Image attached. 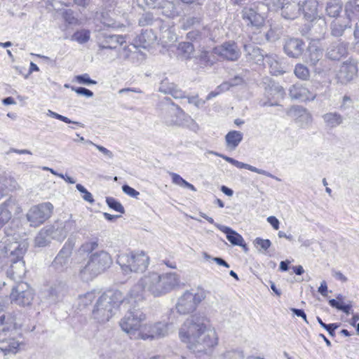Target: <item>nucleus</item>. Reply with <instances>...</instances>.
I'll use <instances>...</instances> for the list:
<instances>
[{
  "mask_svg": "<svg viewBox=\"0 0 359 359\" xmlns=\"http://www.w3.org/2000/svg\"><path fill=\"white\" fill-rule=\"evenodd\" d=\"M266 60L270 69V72L275 76H278L285 72V66L281 62L278 60L276 55L268 56L266 55Z\"/></svg>",
  "mask_w": 359,
  "mask_h": 359,
  "instance_id": "nucleus-30",
  "label": "nucleus"
},
{
  "mask_svg": "<svg viewBox=\"0 0 359 359\" xmlns=\"http://www.w3.org/2000/svg\"><path fill=\"white\" fill-rule=\"evenodd\" d=\"M77 190L82 194V198L84 201L93 204L94 203V198L91 193H90L83 185L77 184L76 186Z\"/></svg>",
  "mask_w": 359,
  "mask_h": 359,
  "instance_id": "nucleus-50",
  "label": "nucleus"
},
{
  "mask_svg": "<svg viewBox=\"0 0 359 359\" xmlns=\"http://www.w3.org/2000/svg\"><path fill=\"white\" fill-rule=\"evenodd\" d=\"M204 316L194 315L182 325L179 337L194 353H207L218 344V336L214 328L206 323Z\"/></svg>",
  "mask_w": 359,
  "mask_h": 359,
  "instance_id": "nucleus-1",
  "label": "nucleus"
},
{
  "mask_svg": "<svg viewBox=\"0 0 359 359\" xmlns=\"http://www.w3.org/2000/svg\"><path fill=\"white\" fill-rule=\"evenodd\" d=\"M122 272L128 275L131 273H142L149 264V256L143 251L126 252L120 253L116 259Z\"/></svg>",
  "mask_w": 359,
  "mask_h": 359,
  "instance_id": "nucleus-6",
  "label": "nucleus"
},
{
  "mask_svg": "<svg viewBox=\"0 0 359 359\" xmlns=\"http://www.w3.org/2000/svg\"><path fill=\"white\" fill-rule=\"evenodd\" d=\"M4 241H7L6 248L4 250L7 258L6 266L10 264L6 271L7 276L15 281H20L25 275L26 269L23 256L28 244L25 241H18L19 235L13 230L5 229Z\"/></svg>",
  "mask_w": 359,
  "mask_h": 359,
  "instance_id": "nucleus-3",
  "label": "nucleus"
},
{
  "mask_svg": "<svg viewBox=\"0 0 359 359\" xmlns=\"http://www.w3.org/2000/svg\"><path fill=\"white\" fill-rule=\"evenodd\" d=\"M10 220V215L0 205V229Z\"/></svg>",
  "mask_w": 359,
  "mask_h": 359,
  "instance_id": "nucleus-58",
  "label": "nucleus"
},
{
  "mask_svg": "<svg viewBox=\"0 0 359 359\" xmlns=\"http://www.w3.org/2000/svg\"><path fill=\"white\" fill-rule=\"evenodd\" d=\"M53 210V205L50 202L34 205L27 214V220L30 222L31 226H38L51 216Z\"/></svg>",
  "mask_w": 359,
  "mask_h": 359,
  "instance_id": "nucleus-13",
  "label": "nucleus"
},
{
  "mask_svg": "<svg viewBox=\"0 0 359 359\" xmlns=\"http://www.w3.org/2000/svg\"><path fill=\"white\" fill-rule=\"evenodd\" d=\"M273 8L285 20H293L301 13V1L293 0H271Z\"/></svg>",
  "mask_w": 359,
  "mask_h": 359,
  "instance_id": "nucleus-11",
  "label": "nucleus"
},
{
  "mask_svg": "<svg viewBox=\"0 0 359 359\" xmlns=\"http://www.w3.org/2000/svg\"><path fill=\"white\" fill-rule=\"evenodd\" d=\"M243 83V79L241 76H235L231 79L229 81H226L222 83L221 85L218 86V89H221L222 90H228L231 87L238 86Z\"/></svg>",
  "mask_w": 359,
  "mask_h": 359,
  "instance_id": "nucleus-45",
  "label": "nucleus"
},
{
  "mask_svg": "<svg viewBox=\"0 0 359 359\" xmlns=\"http://www.w3.org/2000/svg\"><path fill=\"white\" fill-rule=\"evenodd\" d=\"M350 27L348 22H340L339 20H335L331 24V34L335 37L341 36L344 30Z\"/></svg>",
  "mask_w": 359,
  "mask_h": 359,
  "instance_id": "nucleus-39",
  "label": "nucleus"
},
{
  "mask_svg": "<svg viewBox=\"0 0 359 359\" xmlns=\"http://www.w3.org/2000/svg\"><path fill=\"white\" fill-rule=\"evenodd\" d=\"M4 210H7L10 215V219L12 215H18L22 212V208L15 198H10L1 205Z\"/></svg>",
  "mask_w": 359,
  "mask_h": 359,
  "instance_id": "nucleus-35",
  "label": "nucleus"
},
{
  "mask_svg": "<svg viewBox=\"0 0 359 359\" xmlns=\"http://www.w3.org/2000/svg\"><path fill=\"white\" fill-rule=\"evenodd\" d=\"M357 65L352 62L343 63L337 74L338 81L341 83H346L353 80L357 74Z\"/></svg>",
  "mask_w": 359,
  "mask_h": 359,
  "instance_id": "nucleus-18",
  "label": "nucleus"
},
{
  "mask_svg": "<svg viewBox=\"0 0 359 359\" xmlns=\"http://www.w3.org/2000/svg\"><path fill=\"white\" fill-rule=\"evenodd\" d=\"M74 80L79 83L84 85H94L97 83V81L91 79L88 74L77 75L74 77Z\"/></svg>",
  "mask_w": 359,
  "mask_h": 359,
  "instance_id": "nucleus-52",
  "label": "nucleus"
},
{
  "mask_svg": "<svg viewBox=\"0 0 359 359\" xmlns=\"http://www.w3.org/2000/svg\"><path fill=\"white\" fill-rule=\"evenodd\" d=\"M50 228L44 226L40 230L34 239L35 245L37 247H45L48 245L53 239L50 233Z\"/></svg>",
  "mask_w": 359,
  "mask_h": 359,
  "instance_id": "nucleus-31",
  "label": "nucleus"
},
{
  "mask_svg": "<svg viewBox=\"0 0 359 359\" xmlns=\"http://www.w3.org/2000/svg\"><path fill=\"white\" fill-rule=\"evenodd\" d=\"M342 10V4L338 0H330L327 2L325 11L330 18H337Z\"/></svg>",
  "mask_w": 359,
  "mask_h": 359,
  "instance_id": "nucleus-37",
  "label": "nucleus"
},
{
  "mask_svg": "<svg viewBox=\"0 0 359 359\" xmlns=\"http://www.w3.org/2000/svg\"><path fill=\"white\" fill-rule=\"evenodd\" d=\"M346 46H329L327 49V57L332 60H339L347 55Z\"/></svg>",
  "mask_w": 359,
  "mask_h": 359,
  "instance_id": "nucleus-34",
  "label": "nucleus"
},
{
  "mask_svg": "<svg viewBox=\"0 0 359 359\" xmlns=\"http://www.w3.org/2000/svg\"><path fill=\"white\" fill-rule=\"evenodd\" d=\"M289 94L292 99L301 101H312L316 97V94L311 92L300 83L292 85L289 89Z\"/></svg>",
  "mask_w": 359,
  "mask_h": 359,
  "instance_id": "nucleus-17",
  "label": "nucleus"
},
{
  "mask_svg": "<svg viewBox=\"0 0 359 359\" xmlns=\"http://www.w3.org/2000/svg\"><path fill=\"white\" fill-rule=\"evenodd\" d=\"M294 72L296 76L302 80H307L309 78V70L303 65H297Z\"/></svg>",
  "mask_w": 359,
  "mask_h": 359,
  "instance_id": "nucleus-46",
  "label": "nucleus"
},
{
  "mask_svg": "<svg viewBox=\"0 0 359 359\" xmlns=\"http://www.w3.org/2000/svg\"><path fill=\"white\" fill-rule=\"evenodd\" d=\"M97 246H98L97 241H93L86 242V243L82 245L81 249L82 251H83L85 252L90 253L94 250H95L97 248Z\"/></svg>",
  "mask_w": 359,
  "mask_h": 359,
  "instance_id": "nucleus-55",
  "label": "nucleus"
},
{
  "mask_svg": "<svg viewBox=\"0 0 359 359\" xmlns=\"http://www.w3.org/2000/svg\"><path fill=\"white\" fill-rule=\"evenodd\" d=\"M238 46H215L214 53L228 60H236L240 56Z\"/></svg>",
  "mask_w": 359,
  "mask_h": 359,
  "instance_id": "nucleus-25",
  "label": "nucleus"
},
{
  "mask_svg": "<svg viewBox=\"0 0 359 359\" xmlns=\"http://www.w3.org/2000/svg\"><path fill=\"white\" fill-rule=\"evenodd\" d=\"M202 255H203V257L204 258V259L206 261L213 260L218 265L223 266L226 268L230 267L229 264L224 259H223L221 257H212L209 254H208L205 252H203L202 253Z\"/></svg>",
  "mask_w": 359,
  "mask_h": 359,
  "instance_id": "nucleus-53",
  "label": "nucleus"
},
{
  "mask_svg": "<svg viewBox=\"0 0 359 359\" xmlns=\"http://www.w3.org/2000/svg\"><path fill=\"white\" fill-rule=\"evenodd\" d=\"M72 90L76 92L79 95H83L86 97H92L94 95L93 91L83 87H71Z\"/></svg>",
  "mask_w": 359,
  "mask_h": 359,
  "instance_id": "nucleus-54",
  "label": "nucleus"
},
{
  "mask_svg": "<svg viewBox=\"0 0 359 359\" xmlns=\"http://www.w3.org/2000/svg\"><path fill=\"white\" fill-rule=\"evenodd\" d=\"M187 100L189 104H192L198 108L203 106L205 102V100L199 99L198 95L187 97Z\"/></svg>",
  "mask_w": 359,
  "mask_h": 359,
  "instance_id": "nucleus-60",
  "label": "nucleus"
},
{
  "mask_svg": "<svg viewBox=\"0 0 359 359\" xmlns=\"http://www.w3.org/2000/svg\"><path fill=\"white\" fill-rule=\"evenodd\" d=\"M88 143L94 145L100 152H102L108 159H111L114 157L113 153L107 149V148L104 147L103 146L98 145L96 144H94L93 142L88 140Z\"/></svg>",
  "mask_w": 359,
  "mask_h": 359,
  "instance_id": "nucleus-56",
  "label": "nucleus"
},
{
  "mask_svg": "<svg viewBox=\"0 0 359 359\" xmlns=\"http://www.w3.org/2000/svg\"><path fill=\"white\" fill-rule=\"evenodd\" d=\"M158 91L164 94H169L175 99L185 97V93L177 85L170 82L167 78L161 81Z\"/></svg>",
  "mask_w": 359,
  "mask_h": 359,
  "instance_id": "nucleus-20",
  "label": "nucleus"
},
{
  "mask_svg": "<svg viewBox=\"0 0 359 359\" xmlns=\"http://www.w3.org/2000/svg\"><path fill=\"white\" fill-rule=\"evenodd\" d=\"M322 118L325 126L330 129L337 128L344 122V117L337 111L325 113Z\"/></svg>",
  "mask_w": 359,
  "mask_h": 359,
  "instance_id": "nucleus-26",
  "label": "nucleus"
},
{
  "mask_svg": "<svg viewBox=\"0 0 359 359\" xmlns=\"http://www.w3.org/2000/svg\"><path fill=\"white\" fill-rule=\"evenodd\" d=\"M5 304L0 302V332H12L14 330H19L21 327L20 323L15 316L4 314Z\"/></svg>",
  "mask_w": 359,
  "mask_h": 359,
  "instance_id": "nucleus-16",
  "label": "nucleus"
},
{
  "mask_svg": "<svg viewBox=\"0 0 359 359\" xmlns=\"http://www.w3.org/2000/svg\"><path fill=\"white\" fill-rule=\"evenodd\" d=\"M154 22V17L151 13H143L138 20L141 27L151 25Z\"/></svg>",
  "mask_w": 359,
  "mask_h": 359,
  "instance_id": "nucleus-49",
  "label": "nucleus"
},
{
  "mask_svg": "<svg viewBox=\"0 0 359 359\" xmlns=\"http://www.w3.org/2000/svg\"><path fill=\"white\" fill-rule=\"evenodd\" d=\"M18 330H14L12 332H0V350L4 352V355L10 353L16 354L23 346L22 341L19 339L11 337V334H14Z\"/></svg>",
  "mask_w": 359,
  "mask_h": 359,
  "instance_id": "nucleus-15",
  "label": "nucleus"
},
{
  "mask_svg": "<svg viewBox=\"0 0 359 359\" xmlns=\"http://www.w3.org/2000/svg\"><path fill=\"white\" fill-rule=\"evenodd\" d=\"M177 46V54L184 60L194 59L201 67L212 64L210 60L208 52L202 50L201 46Z\"/></svg>",
  "mask_w": 359,
  "mask_h": 359,
  "instance_id": "nucleus-12",
  "label": "nucleus"
},
{
  "mask_svg": "<svg viewBox=\"0 0 359 359\" xmlns=\"http://www.w3.org/2000/svg\"><path fill=\"white\" fill-rule=\"evenodd\" d=\"M169 100L170 104L162 114L163 123L168 126H176L187 128L192 131L196 132L198 129V125L196 122L187 114L179 105Z\"/></svg>",
  "mask_w": 359,
  "mask_h": 359,
  "instance_id": "nucleus-5",
  "label": "nucleus"
},
{
  "mask_svg": "<svg viewBox=\"0 0 359 359\" xmlns=\"http://www.w3.org/2000/svg\"><path fill=\"white\" fill-rule=\"evenodd\" d=\"M7 241H4V236L1 238L0 241V271L4 269L6 266L7 258L5 255L4 250L6 248Z\"/></svg>",
  "mask_w": 359,
  "mask_h": 359,
  "instance_id": "nucleus-48",
  "label": "nucleus"
},
{
  "mask_svg": "<svg viewBox=\"0 0 359 359\" xmlns=\"http://www.w3.org/2000/svg\"><path fill=\"white\" fill-rule=\"evenodd\" d=\"M267 222L273 226L276 230L279 229L280 222L278 219L274 216H270L267 218Z\"/></svg>",
  "mask_w": 359,
  "mask_h": 359,
  "instance_id": "nucleus-64",
  "label": "nucleus"
},
{
  "mask_svg": "<svg viewBox=\"0 0 359 359\" xmlns=\"http://www.w3.org/2000/svg\"><path fill=\"white\" fill-rule=\"evenodd\" d=\"M89 39L90 31L85 29L76 32L72 36V40L79 43H85L89 40Z\"/></svg>",
  "mask_w": 359,
  "mask_h": 359,
  "instance_id": "nucleus-41",
  "label": "nucleus"
},
{
  "mask_svg": "<svg viewBox=\"0 0 359 359\" xmlns=\"http://www.w3.org/2000/svg\"><path fill=\"white\" fill-rule=\"evenodd\" d=\"M205 297L206 292L204 290H198L195 293L187 290L178 298L175 309L180 315H189L196 311Z\"/></svg>",
  "mask_w": 359,
  "mask_h": 359,
  "instance_id": "nucleus-9",
  "label": "nucleus"
},
{
  "mask_svg": "<svg viewBox=\"0 0 359 359\" xmlns=\"http://www.w3.org/2000/svg\"><path fill=\"white\" fill-rule=\"evenodd\" d=\"M241 13L242 18L248 26L259 27L264 24V18L252 8H244Z\"/></svg>",
  "mask_w": 359,
  "mask_h": 359,
  "instance_id": "nucleus-19",
  "label": "nucleus"
},
{
  "mask_svg": "<svg viewBox=\"0 0 359 359\" xmlns=\"http://www.w3.org/2000/svg\"><path fill=\"white\" fill-rule=\"evenodd\" d=\"M106 203L107 205L114 210L120 213H124L125 209L120 202L112 197H107Z\"/></svg>",
  "mask_w": 359,
  "mask_h": 359,
  "instance_id": "nucleus-47",
  "label": "nucleus"
},
{
  "mask_svg": "<svg viewBox=\"0 0 359 359\" xmlns=\"http://www.w3.org/2000/svg\"><path fill=\"white\" fill-rule=\"evenodd\" d=\"M133 300L130 292L125 297L119 290H109L103 293L97 299L92 311V316L98 323H104L109 321L116 313L121 305L132 304Z\"/></svg>",
  "mask_w": 359,
  "mask_h": 359,
  "instance_id": "nucleus-4",
  "label": "nucleus"
},
{
  "mask_svg": "<svg viewBox=\"0 0 359 359\" xmlns=\"http://www.w3.org/2000/svg\"><path fill=\"white\" fill-rule=\"evenodd\" d=\"M50 228V233L53 239L63 241L67 236V221H56L53 225L46 226Z\"/></svg>",
  "mask_w": 359,
  "mask_h": 359,
  "instance_id": "nucleus-24",
  "label": "nucleus"
},
{
  "mask_svg": "<svg viewBox=\"0 0 359 359\" xmlns=\"http://www.w3.org/2000/svg\"><path fill=\"white\" fill-rule=\"evenodd\" d=\"M52 266L57 273H64L67 269V243L55 257Z\"/></svg>",
  "mask_w": 359,
  "mask_h": 359,
  "instance_id": "nucleus-22",
  "label": "nucleus"
},
{
  "mask_svg": "<svg viewBox=\"0 0 359 359\" xmlns=\"http://www.w3.org/2000/svg\"><path fill=\"white\" fill-rule=\"evenodd\" d=\"M215 226L221 231L226 233L227 240L234 245H238L242 247H245V244H244V240L243 237L238 233L236 231L231 229L230 227L219 224H215Z\"/></svg>",
  "mask_w": 359,
  "mask_h": 359,
  "instance_id": "nucleus-23",
  "label": "nucleus"
},
{
  "mask_svg": "<svg viewBox=\"0 0 359 359\" xmlns=\"http://www.w3.org/2000/svg\"><path fill=\"white\" fill-rule=\"evenodd\" d=\"M267 42L274 43L279 38L278 34L273 29H269L265 34Z\"/></svg>",
  "mask_w": 359,
  "mask_h": 359,
  "instance_id": "nucleus-61",
  "label": "nucleus"
},
{
  "mask_svg": "<svg viewBox=\"0 0 359 359\" xmlns=\"http://www.w3.org/2000/svg\"><path fill=\"white\" fill-rule=\"evenodd\" d=\"M290 112L298 120L306 125L312 122V116L305 108L300 106H294L291 108Z\"/></svg>",
  "mask_w": 359,
  "mask_h": 359,
  "instance_id": "nucleus-28",
  "label": "nucleus"
},
{
  "mask_svg": "<svg viewBox=\"0 0 359 359\" xmlns=\"http://www.w3.org/2000/svg\"><path fill=\"white\" fill-rule=\"evenodd\" d=\"M156 39V36L151 29H147L142 32L138 36V41L140 45H152Z\"/></svg>",
  "mask_w": 359,
  "mask_h": 359,
  "instance_id": "nucleus-40",
  "label": "nucleus"
},
{
  "mask_svg": "<svg viewBox=\"0 0 359 359\" xmlns=\"http://www.w3.org/2000/svg\"><path fill=\"white\" fill-rule=\"evenodd\" d=\"M285 53L290 57L298 58L304 53V50L302 46H283Z\"/></svg>",
  "mask_w": 359,
  "mask_h": 359,
  "instance_id": "nucleus-42",
  "label": "nucleus"
},
{
  "mask_svg": "<svg viewBox=\"0 0 359 359\" xmlns=\"http://www.w3.org/2000/svg\"><path fill=\"white\" fill-rule=\"evenodd\" d=\"M270 90L274 94L277 95V97L283 98L285 95V90L284 88L278 85V84H273Z\"/></svg>",
  "mask_w": 359,
  "mask_h": 359,
  "instance_id": "nucleus-62",
  "label": "nucleus"
},
{
  "mask_svg": "<svg viewBox=\"0 0 359 359\" xmlns=\"http://www.w3.org/2000/svg\"><path fill=\"white\" fill-rule=\"evenodd\" d=\"M318 0H305L301 1V12L303 13L304 18L313 22L318 17Z\"/></svg>",
  "mask_w": 359,
  "mask_h": 359,
  "instance_id": "nucleus-21",
  "label": "nucleus"
},
{
  "mask_svg": "<svg viewBox=\"0 0 359 359\" xmlns=\"http://www.w3.org/2000/svg\"><path fill=\"white\" fill-rule=\"evenodd\" d=\"M34 292L26 283H19L13 287L10 294L11 302L21 306H29L34 299Z\"/></svg>",
  "mask_w": 359,
  "mask_h": 359,
  "instance_id": "nucleus-14",
  "label": "nucleus"
},
{
  "mask_svg": "<svg viewBox=\"0 0 359 359\" xmlns=\"http://www.w3.org/2000/svg\"><path fill=\"white\" fill-rule=\"evenodd\" d=\"M243 352L238 349L227 350L222 353L219 359H243Z\"/></svg>",
  "mask_w": 359,
  "mask_h": 359,
  "instance_id": "nucleus-44",
  "label": "nucleus"
},
{
  "mask_svg": "<svg viewBox=\"0 0 359 359\" xmlns=\"http://www.w3.org/2000/svg\"><path fill=\"white\" fill-rule=\"evenodd\" d=\"M254 244L259 250H262L266 251L270 248L271 242L269 239L256 238L255 240L254 241Z\"/></svg>",
  "mask_w": 359,
  "mask_h": 359,
  "instance_id": "nucleus-51",
  "label": "nucleus"
},
{
  "mask_svg": "<svg viewBox=\"0 0 359 359\" xmlns=\"http://www.w3.org/2000/svg\"><path fill=\"white\" fill-rule=\"evenodd\" d=\"M346 14L350 20L358 19L359 20V0H353L346 5Z\"/></svg>",
  "mask_w": 359,
  "mask_h": 359,
  "instance_id": "nucleus-36",
  "label": "nucleus"
},
{
  "mask_svg": "<svg viewBox=\"0 0 359 359\" xmlns=\"http://www.w3.org/2000/svg\"><path fill=\"white\" fill-rule=\"evenodd\" d=\"M243 140V133L237 130H231L225 136L227 147L235 149Z\"/></svg>",
  "mask_w": 359,
  "mask_h": 359,
  "instance_id": "nucleus-32",
  "label": "nucleus"
},
{
  "mask_svg": "<svg viewBox=\"0 0 359 359\" xmlns=\"http://www.w3.org/2000/svg\"><path fill=\"white\" fill-rule=\"evenodd\" d=\"M323 55L322 50L318 46H307L304 50L303 55V60L311 63V65H316V63L321 58Z\"/></svg>",
  "mask_w": 359,
  "mask_h": 359,
  "instance_id": "nucleus-27",
  "label": "nucleus"
},
{
  "mask_svg": "<svg viewBox=\"0 0 359 359\" xmlns=\"http://www.w3.org/2000/svg\"><path fill=\"white\" fill-rule=\"evenodd\" d=\"M170 175L172 177V182L173 184L180 187L182 186L184 180L180 175L175 172H170Z\"/></svg>",
  "mask_w": 359,
  "mask_h": 359,
  "instance_id": "nucleus-63",
  "label": "nucleus"
},
{
  "mask_svg": "<svg viewBox=\"0 0 359 359\" xmlns=\"http://www.w3.org/2000/svg\"><path fill=\"white\" fill-rule=\"evenodd\" d=\"M112 259L106 251L93 253L86 266L80 270L79 276L84 281L93 280L110 267Z\"/></svg>",
  "mask_w": 359,
  "mask_h": 359,
  "instance_id": "nucleus-8",
  "label": "nucleus"
},
{
  "mask_svg": "<svg viewBox=\"0 0 359 359\" xmlns=\"http://www.w3.org/2000/svg\"><path fill=\"white\" fill-rule=\"evenodd\" d=\"M234 166L237 167L238 168L247 169V170H250L251 172H256L257 174H260V175H263L267 176L269 177H271V178H273V179L276 180L278 182L281 181V180L279 177L272 175L271 173L269 172L266 170L257 168H256L255 166H252L251 165H249V164H247V163H243V162H240V161H238L237 160H236V162L234 163Z\"/></svg>",
  "mask_w": 359,
  "mask_h": 359,
  "instance_id": "nucleus-33",
  "label": "nucleus"
},
{
  "mask_svg": "<svg viewBox=\"0 0 359 359\" xmlns=\"http://www.w3.org/2000/svg\"><path fill=\"white\" fill-rule=\"evenodd\" d=\"M138 302L126 304L127 313L119 322L122 330L127 333L130 338L138 339V332L143 327V323L147 320V315L140 309H136Z\"/></svg>",
  "mask_w": 359,
  "mask_h": 359,
  "instance_id": "nucleus-7",
  "label": "nucleus"
},
{
  "mask_svg": "<svg viewBox=\"0 0 359 359\" xmlns=\"http://www.w3.org/2000/svg\"><path fill=\"white\" fill-rule=\"evenodd\" d=\"M157 8L161 9V13L168 18H173L176 14V8L172 1L161 0Z\"/></svg>",
  "mask_w": 359,
  "mask_h": 359,
  "instance_id": "nucleus-38",
  "label": "nucleus"
},
{
  "mask_svg": "<svg viewBox=\"0 0 359 359\" xmlns=\"http://www.w3.org/2000/svg\"><path fill=\"white\" fill-rule=\"evenodd\" d=\"M139 5L142 6L141 4H144L146 6H147L149 8H156L158 6H160V2H161V0H137Z\"/></svg>",
  "mask_w": 359,
  "mask_h": 359,
  "instance_id": "nucleus-57",
  "label": "nucleus"
},
{
  "mask_svg": "<svg viewBox=\"0 0 359 359\" xmlns=\"http://www.w3.org/2000/svg\"><path fill=\"white\" fill-rule=\"evenodd\" d=\"M122 190L125 194L133 198H137L140 195V193L137 191L128 184L123 185Z\"/></svg>",
  "mask_w": 359,
  "mask_h": 359,
  "instance_id": "nucleus-59",
  "label": "nucleus"
},
{
  "mask_svg": "<svg viewBox=\"0 0 359 359\" xmlns=\"http://www.w3.org/2000/svg\"><path fill=\"white\" fill-rule=\"evenodd\" d=\"M97 297V292L95 290H92L90 292H86V294L83 295H80L79 300V305L83 306V307L90 304Z\"/></svg>",
  "mask_w": 359,
  "mask_h": 359,
  "instance_id": "nucleus-43",
  "label": "nucleus"
},
{
  "mask_svg": "<svg viewBox=\"0 0 359 359\" xmlns=\"http://www.w3.org/2000/svg\"><path fill=\"white\" fill-rule=\"evenodd\" d=\"M171 324L158 321L153 323L144 324L138 332V339L143 340H155L168 335Z\"/></svg>",
  "mask_w": 359,
  "mask_h": 359,
  "instance_id": "nucleus-10",
  "label": "nucleus"
},
{
  "mask_svg": "<svg viewBox=\"0 0 359 359\" xmlns=\"http://www.w3.org/2000/svg\"><path fill=\"white\" fill-rule=\"evenodd\" d=\"M180 276L175 272L149 273L140 279L130 290V297L133 302H140L145 299V292L154 297L163 296L180 285Z\"/></svg>",
  "mask_w": 359,
  "mask_h": 359,
  "instance_id": "nucleus-2",
  "label": "nucleus"
},
{
  "mask_svg": "<svg viewBox=\"0 0 359 359\" xmlns=\"http://www.w3.org/2000/svg\"><path fill=\"white\" fill-rule=\"evenodd\" d=\"M247 59L256 64H261L264 60V54L257 46H243Z\"/></svg>",
  "mask_w": 359,
  "mask_h": 359,
  "instance_id": "nucleus-29",
  "label": "nucleus"
}]
</instances>
